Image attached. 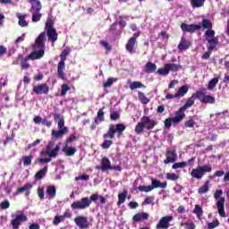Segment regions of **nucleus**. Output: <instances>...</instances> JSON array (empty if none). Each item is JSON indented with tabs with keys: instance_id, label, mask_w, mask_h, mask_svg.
I'll return each instance as SVG.
<instances>
[{
	"instance_id": "obj_1",
	"label": "nucleus",
	"mask_w": 229,
	"mask_h": 229,
	"mask_svg": "<svg viewBox=\"0 0 229 229\" xmlns=\"http://www.w3.org/2000/svg\"><path fill=\"white\" fill-rule=\"evenodd\" d=\"M124 130H126V125L123 123L111 125L107 131V133L103 135V139H105V140L101 144L102 149H110V147L114 144V140L106 139H115V133H117V139H121Z\"/></svg>"
},
{
	"instance_id": "obj_2",
	"label": "nucleus",
	"mask_w": 229,
	"mask_h": 229,
	"mask_svg": "<svg viewBox=\"0 0 229 229\" xmlns=\"http://www.w3.org/2000/svg\"><path fill=\"white\" fill-rule=\"evenodd\" d=\"M34 51L30 53L32 60H40L46 53V32H41L35 40Z\"/></svg>"
},
{
	"instance_id": "obj_3",
	"label": "nucleus",
	"mask_w": 229,
	"mask_h": 229,
	"mask_svg": "<svg viewBox=\"0 0 229 229\" xmlns=\"http://www.w3.org/2000/svg\"><path fill=\"white\" fill-rule=\"evenodd\" d=\"M98 199H99V195L98 194H92L89 198L83 197L80 200L72 202L71 208L72 210H85V208H89L92 205V201L96 202Z\"/></svg>"
},
{
	"instance_id": "obj_4",
	"label": "nucleus",
	"mask_w": 229,
	"mask_h": 229,
	"mask_svg": "<svg viewBox=\"0 0 229 229\" xmlns=\"http://www.w3.org/2000/svg\"><path fill=\"white\" fill-rule=\"evenodd\" d=\"M71 53V48L66 47L63 50V52L60 55V62L57 64V77L60 80L65 81L67 80V77H65V60H67V56H69V54Z\"/></svg>"
},
{
	"instance_id": "obj_5",
	"label": "nucleus",
	"mask_w": 229,
	"mask_h": 229,
	"mask_svg": "<svg viewBox=\"0 0 229 229\" xmlns=\"http://www.w3.org/2000/svg\"><path fill=\"white\" fill-rule=\"evenodd\" d=\"M45 31L48 40H50L52 44H55V42L58 40V32H56V29H55V21L51 18L47 20L45 24Z\"/></svg>"
},
{
	"instance_id": "obj_6",
	"label": "nucleus",
	"mask_w": 229,
	"mask_h": 229,
	"mask_svg": "<svg viewBox=\"0 0 229 229\" xmlns=\"http://www.w3.org/2000/svg\"><path fill=\"white\" fill-rule=\"evenodd\" d=\"M223 196V190H216L214 193V198L216 199V208L221 217H226V212H225V197Z\"/></svg>"
},
{
	"instance_id": "obj_7",
	"label": "nucleus",
	"mask_w": 229,
	"mask_h": 229,
	"mask_svg": "<svg viewBox=\"0 0 229 229\" xmlns=\"http://www.w3.org/2000/svg\"><path fill=\"white\" fill-rule=\"evenodd\" d=\"M205 173H212V166L208 165L198 166L197 168L192 169L191 174L192 178H195L196 180H201L203 176H205Z\"/></svg>"
},
{
	"instance_id": "obj_8",
	"label": "nucleus",
	"mask_w": 229,
	"mask_h": 229,
	"mask_svg": "<svg viewBox=\"0 0 229 229\" xmlns=\"http://www.w3.org/2000/svg\"><path fill=\"white\" fill-rule=\"evenodd\" d=\"M28 221V216L22 211H17L15 217L11 220V225L13 229H19L23 223Z\"/></svg>"
},
{
	"instance_id": "obj_9",
	"label": "nucleus",
	"mask_w": 229,
	"mask_h": 229,
	"mask_svg": "<svg viewBox=\"0 0 229 229\" xmlns=\"http://www.w3.org/2000/svg\"><path fill=\"white\" fill-rule=\"evenodd\" d=\"M197 99L204 105H214L216 97L214 95H206L203 90H197Z\"/></svg>"
},
{
	"instance_id": "obj_10",
	"label": "nucleus",
	"mask_w": 229,
	"mask_h": 229,
	"mask_svg": "<svg viewBox=\"0 0 229 229\" xmlns=\"http://www.w3.org/2000/svg\"><path fill=\"white\" fill-rule=\"evenodd\" d=\"M74 223L76 226L80 229H89L90 228V222L89 218L84 216H78L74 218Z\"/></svg>"
},
{
	"instance_id": "obj_11",
	"label": "nucleus",
	"mask_w": 229,
	"mask_h": 229,
	"mask_svg": "<svg viewBox=\"0 0 229 229\" xmlns=\"http://www.w3.org/2000/svg\"><path fill=\"white\" fill-rule=\"evenodd\" d=\"M165 159L164 160V164H174L178 160V154L176 153V149H167L165 152Z\"/></svg>"
},
{
	"instance_id": "obj_12",
	"label": "nucleus",
	"mask_w": 229,
	"mask_h": 229,
	"mask_svg": "<svg viewBox=\"0 0 229 229\" xmlns=\"http://www.w3.org/2000/svg\"><path fill=\"white\" fill-rule=\"evenodd\" d=\"M32 91L34 94H37V96H42L43 94L47 96V94H49V86L46 83L35 85L32 88Z\"/></svg>"
},
{
	"instance_id": "obj_13",
	"label": "nucleus",
	"mask_w": 229,
	"mask_h": 229,
	"mask_svg": "<svg viewBox=\"0 0 229 229\" xmlns=\"http://www.w3.org/2000/svg\"><path fill=\"white\" fill-rule=\"evenodd\" d=\"M181 30L182 33H196V31L201 30L200 24H187V23H182L181 24Z\"/></svg>"
},
{
	"instance_id": "obj_14",
	"label": "nucleus",
	"mask_w": 229,
	"mask_h": 229,
	"mask_svg": "<svg viewBox=\"0 0 229 229\" xmlns=\"http://www.w3.org/2000/svg\"><path fill=\"white\" fill-rule=\"evenodd\" d=\"M173 216H165L161 217L157 225H156L157 229H167L171 226V221H173Z\"/></svg>"
},
{
	"instance_id": "obj_15",
	"label": "nucleus",
	"mask_w": 229,
	"mask_h": 229,
	"mask_svg": "<svg viewBox=\"0 0 229 229\" xmlns=\"http://www.w3.org/2000/svg\"><path fill=\"white\" fill-rule=\"evenodd\" d=\"M141 123L145 126V130H153L157 126V120L151 119L149 116L141 117Z\"/></svg>"
},
{
	"instance_id": "obj_16",
	"label": "nucleus",
	"mask_w": 229,
	"mask_h": 229,
	"mask_svg": "<svg viewBox=\"0 0 229 229\" xmlns=\"http://www.w3.org/2000/svg\"><path fill=\"white\" fill-rule=\"evenodd\" d=\"M30 6V13H40L42 10V3L40 0H29Z\"/></svg>"
},
{
	"instance_id": "obj_17",
	"label": "nucleus",
	"mask_w": 229,
	"mask_h": 229,
	"mask_svg": "<svg viewBox=\"0 0 229 229\" xmlns=\"http://www.w3.org/2000/svg\"><path fill=\"white\" fill-rule=\"evenodd\" d=\"M65 133H69V128L64 125L62 128H58V131L53 130L52 137L53 139H62Z\"/></svg>"
},
{
	"instance_id": "obj_18",
	"label": "nucleus",
	"mask_w": 229,
	"mask_h": 229,
	"mask_svg": "<svg viewBox=\"0 0 229 229\" xmlns=\"http://www.w3.org/2000/svg\"><path fill=\"white\" fill-rule=\"evenodd\" d=\"M51 115L54 117V121L57 123V128H64L65 126V118L60 113H52Z\"/></svg>"
},
{
	"instance_id": "obj_19",
	"label": "nucleus",
	"mask_w": 229,
	"mask_h": 229,
	"mask_svg": "<svg viewBox=\"0 0 229 229\" xmlns=\"http://www.w3.org/2000/svg\"><path fill=\"white\" fill-rule=\"evenodd\" d=\"M196 99H198V91L193 93L191 97H190L187 99L186 103L181 108L184 111L187 110V108H191V106L194 105V102L196 101Z\"/></svg>"
},
{
	"instance_id": "obj_20",
	"label": "nucleus",
	"mask_w": 229,
	"mask_h": 229,
	"mask_svg": "<svg viewBox=\"0 0 229 229\" xmlns=\"http://www.w3.org/2000/svg\"><path fill=\"white\" fill-rule=\"evenodd\" d=\"M191 41L189 39H187L186 38L182 37L181 38V41L177 47L179 51H187V49H189L191 47Z\"/></svg>"
},
{
	"instance_id": "obj_21",
	"label": "nucleus",
	"mask_w": 229,
	"mask_h": 229,
	"mask_svg": "<svg viewBox=\"0 0 229 229\" xmlns=\"http://www.w3.org/2000/svg\"><path fill=\"white\" fill-rule=\"evenodd\" d=\"M172 119L174 124H178V123L185 119V111L182 107H180V109L177 112H175V116Z\"/></svg>"
},
{
	"instance_id": "obj_22",
	"label": "nucleus",
	"mask_w": 229,
	"mask_h": 229,
	"mask_svg": "<svg viewBox=\"0 0 229 229\" xmlns=\"http://www.w3.org/2000/svg\"><path fill=\"white\" fill-rule=\"evenodd\" d=\"M97 169H101V171H109L112 169V163L108 157H102L101 167L97 166Z\"/></svg>"
},
{
	"instance_id": "obj_23",
	"label": "nucleus",
	"mask_w": 229,
	"mask_h": 229,
	"mask_svg": "<svg viewBox=\"0 0 229 229\" xmlns=\"http://www.w3.org/2000/svg\"><path fill=\"white\" fill-rule=\"evenodd\" d=\"M137 44V41L135 40V38H129L126 45H125V49L128 51L130 55H133L135 53V45Z\"/></svg>"
},
{
	"instance_id": "obj_24",
	"label": "nucleus",
	"mask_w": 229,
	"mask_h": 229,
	"mask_svg": "<svg viewBox=\"0 0 229 229\" xmlns=\"http://www.w3.org/2000/svg\"><path fill=\"white\" fill-rule=\"evenodd\" d=\"M149 215L146 212L142 213H137L132 216V221L134 223H140V221H146V219H148Z\"/></svg>"
},
{
	"instance_id": "obj_25",
	"label": "nucleus",
	"mask_w": 229,
	"mask_h": 229,
	"mask_svg": "<svg viewBox=\"0 0 229 229\" xmlns=\"http://www.w3.org/2000/svg\"><path fill=\"white\" fill-rule=\"evenodd\" d=\"M150 187H153V190L154 189H165V187H167V182H162L158 180L151 179Z\"/></svg>"
},
{
	"instance_id": "obj_26",
	"label": "nucleus",
	"mask_w": 229,
	"mask_h": 229,
	"mask_svg": "<svg viewBox=\"0 0 229 229\" xmlns=\"http://www.w3.org/2000/svg\"><path fill=\"white\" fill-rule=\"evenodd\" d=\"M16 17L19 19L18 24L21 28H27L29 26V22L26 21V14L17 13Z\"/></svg>"
},
{
	"instance_id": "obj_27",
	"label": "nucleus",
	"mask_w": 229,
	"mask_h": 229,
	"mask_svg": "<svg viewBox=\"0 0 229 229\" xmlns=\"http://www.w3.org/2000/svg\"><path fill=\"white\" fill-rule=\"evenodd\" d=\"M105 107L100 108L98 113L97 116L95 118V123L96 124H100V123H103L105 121Z\"/></svg>"
},
{
	"instance_id": "obj_28",
	"label": "nucleus",
	"mask_w": 229,
	"mask_h": 229,
	"mask_svg": "<svg viewBox=\"0 0 229 229\" xmlns=\"http://www.w3.org/2000/svg\"><path fill=\"white\" fill-rule=\"evenodd\" d=\"M126 198H128V190H123V192L118 193L117 207H121L126 201Z\"/></svg>"
},
{
	"instance_id": "obj_29",
	"label": "nucleus",
	"mask_w": 229,
	"mask_h": 229,
	"mask_svg": "<svg viewBox=\"0 0 229 229\" xmlns=\"http://www.w3.org/2000/svg\"><path fill=\"white\" fill-rule=\"evenodd\" d=\"M207 41L209 44L208 51H214V49H216V46L219 44V38H207Z\"/></svg>"
},
{
	"instance_id": "obj_30",
	"label": "nucleus",
	"mask_w": 229,
	"mask_h": 229,
	"mask_svg": "<svg viewBox=\"0 0 229 229\" xmlns=\"http://www.w3.org/2000/svg\"><path fill=\"white\" fill-rule=\"evenodd\" d=\"M145 72H147L148 74H151L153 72H155V71H157V64L155 63H151V62H148L145 64V69H144Z\"/></svg>"
},
{
	"instance_id": "obj_31",
	"label": "nucleus",
	"mask_w": 229,
	"mask_h": 229,
	"mask_svg": "<svg viewBox=\"0 0 229 229\" xmlns=\"http://www.w3.org/2000/svg\"><path fill=\"white\" fill-rule=\"evenodd\" d=\"M63 151L66 155V157H73L77 149L74 147H69V145H66L63 148Z\"/></svg>"
},
{
	"instance_id": "obj_32",
	"label": "nucleus",
	"mask_w": 229,
	"mask_h": 229,
	"mask_svg": "<svg viewBox=\"0 0 229 229\" xmlns=\"http://www.w3.org/2000/svg\"><path fill=\"white\" fill-rule=\"evenodd\" d=\"M187 92H189V86L187 85L182 86L181 88H179L178 91L175 93V97L183 98V96H185Z\"/></svg>"
},
{
	"instance_id": "obj_33",
	"label": "nucleus",
	"mask_w": 229,
	"mask_h": 229,
	"mask_svg": "<svg viewBox=\"0 0 229 229\" xmlns=\"http://www.w3.org/2000/svg\"><path fill=\"white\" fill-rule=\"evenodd\" d=\"M210 191V181H206L202 187L199 188V194H207Z\"/></svg>"
},
{
	"instance_id": "obj_34",
	"label": "nucleus",
	"mask_w": 229,
	"mask_h": 229,
	"mask_svg": "<svg viewBox=\"0 0 229 229\" xmlns=\"http://www.w3.org/2000/svg\"><path fill=\"white\" fill-rule=\"evenodd\" d=\"M47 174V166H44L43 169L37 172L35 174V180L38 182V180H42L44 176Z\"/></svg>"
},
{
	"instance_id": "obj_35",
	"label": "nucleus",
	"mask_w": 229,
	"mask_h": 229,
	"mask_svg": "<svg viewBox=\"0 0 229 229\" xmlns=\"http://www.w3.org/2000/svg\"><path fill=\"white\" fill-rule=\"evenodd\" d=\"M138 99L142 105H148V103H149V98H148L146 94L142 91L138 92Z\"/></svg>"
},
{
	"instance_id": "obj_36",
	"label": "nucleus",
	"mask_w": 229,
	"mask_h": 229,
	"mask_svg": "<svg viewBox=\"0 0 229 229\" xmlns=\"http://www.w3.org/2000/svg\"><path fill=\"white\" fill-rule=\"evenodd\" d=\"M217 83H219V77H215L211 79L208 83V90H214Z\"/></svg>"
},
{
	"instance_id": "obj_37",
	"label": "nucleus",
	"mask_w": 229,
	"mask_h": 229,
	"mask_svg": "<svg viewBox=\"0 0 229 229\" xmlns=\"http://www.w3.org/2000/svg\"><path fill=\"white\" fill-rule=\"evenodd\" d=\"M58 151H60V145H56L55 148L52 151H46V154L50 158H56L58 155Z\"/></svg>"
},
{
	"instance_id": "obj_38",
	"label": "nucleus",
	"mask_w": 229,
	"mask_h": 229,
	"mask_svg": "<svg viewBox=\"0 0 229 229\" xmlns=\"http://www.w3.org/2000/svg\"><path fill=\"white\" fill-rule=\"evenodd\" d=\"M207 0H191V5L192 8H201L205 6V2Z\"/></svg>"
},
{
	"instance_id": "obj_39",
	"label": "nucleus",
	"mask_w": 229,
	"mask_h": 229,
	"mask_svg": "<svg viewBox=\"0 0 229 229\" xmlns=\"http://www.w3.org/2000/svg\"><path fill=\"white\" fill-rule=\"evenodd\" d=\"M131 90H135V89H146V85L142 84L140 81H132L130 84Z\"/></svg>"
},
{
	"instance_id": "obj_40",
	"label": "nucleus",
	"mask_w": 229,
	"mask_h": 229,
	"mask_svg": "<svg viewBox=\"0 0 229 229\" xmlns=\"http://www.w3.org/2000/svg\"><path fill=\"white\" fill-rule=\"evenodd\" d=\"M21 160L23 162L24 167H28L33 160V155L22 156Z\"/></svg>"
},
{
	"instance_id": "obj_41",
	"label": "nucleus",
	"mask_w": 229,
	"mask_h": 229,
	"mask_svg": "<svg viewBox=\"0 0 229 229\" xmlns=\"http://www.w3.org/2000/svg\"><path fill=\"white\" fill-rule=\"evenodd\" d=\"M145 128L146 127L144 126V123L140 120V122H139L134 128V131H135L136 135H140V133H142L144 131Z\"/></svg>"
},
{
	"instance_id": "obj_42",
	"label": "nucleus",
	"mask_w": 229,
	"mask_h": 229,
	"mask_svg": "<svg viewBox=\"0 0 229 229\" xmlns=\"http://www.w3.org/2000/svg\"><path fill=\"white\" fill-rule=\"evenodd\" d=\"M126 21H128V16H119L116 23L119 24L120 28L123 30V28H126Z\"/></svg>"
},
{
	"instance_id": "obj_43",
	"label": "nucleus",
	"mask_w": 229,
	"mask_h": 229,
	"mask_svg": "<svg viewBox=\"0 0 229 229\" xmlns=\"http://www.w3.org/2000/svg\"><path fill=\"white\" fill-rule=\"evenodd\" d=\"M47 193L48 194V196H50V198H55L56 196V186L55 185L47 186Z\"/></svg>"
},
{
	"instance_id": "obj_44",
	"label": "nucleus",
	"mask_w": 229,
	"mask_h": 229,
	"mask_svg": "<svg viewBox=\"0 0 229 229\" xmlns=\"http://www.w3.org/2000/svg\"><path fill=\"white\" fill-rule=\"evenodd\" d=\"M157 72L160 76H167L171 71L169 70L167 64H165V66L163 68H159Z\"/></svg>"
},
{
	"instance_id": "obj_45",
	"label": "nucleus",
	"mask_w": 229,
	"mask_h": 229,
	"mask_svg": "<svg viewBox=\"0 0 229 229\" xmlns=\"http://www.w3.org/2000/svg\"><path fill=\"white\" fill-rule=\"evenodd\" d=\"M117 81V78L109 77L106 82L103 83L104 89H110Z\"/></svg>"
},
{
	"instance_id": "obj_46",
	"label": "nucleus",
	"mask_w": 229,
	"mask_h": 229,
	"mask_svg": "<svg viewBox=\"0 0 229 229\" xmlns=\"http://www.w3.org/2000/svg\"><path fill=\"white\" fill-rule=\"evenodd\" d=\"M169 71H172V72H177V71H180L182 69V64H166Z\"/></svg>"
},
{
	"instance_id": "obj_47",
	"label": "nucleus",
	"mask_w": 229,
	"mask_h": 229,
	"mask_svg": "<svg viewBox=\"0 0 229 229\" xmlns=\"http://www.w3.org/2000/svg\"><path fill=\"white\" fill-rule=\"evenodd\" d=\"M193 214H196L198 219L201 218V216L203 215V208L199 205H195V208L193 210Z\"/></svg>"
},
{
	"instance_id": "obj_48",
	"label": "nucleus",
	"mask_w": 229,
	"mask_h": 229,
	"mask_svg": "<svg viewBox=\"0 0 229 229\" xmlns=\"http://www.w3.org/2000/svg\"><path fill=\"white\" fill-rule=\"evenodd\" d=\"M194 124H196L194 122V117L190 116L189 120L184 123V128H194Z\"/></svg>"
},
{
	"instance_id": "obj_49",
	"label": "nucleus",
	"mask_w": 229,
	"mask_h": 229,
	"mask_svg": "<svg viewBox=\"0 0 229 229\" xmlns=\"http://www.w3.org/2000/svg\"><path fill=\"white\" fill-rule=\"evenodd\" d=\"M136 189H138V191L140 192H151V191H153V187H151V185H142Z\"/></svg>"
},
{
	"instance_id": "obj_50",
	"label": "nucleus",
	"mask_w": 229,
	"mask_h": 229,
	"mask_svg": "<svg viewBox=\"0 0 229 229\" xmlns=\"http://www.w3.org/2000/svg\"><path fill=\"white\" fill-rule=\"evenodd\" d=\"M202 28L205 30H212V22L208 19L202 20Z\"/></svg>"
},
{
	"instance_id": "obj_51",
	"label": "nucleus",
	"mask_w": 229,
	"mask_h": 229,
	"mask_svg": "<svg viewBox=\"0 0 229 229\" xmlns=\"http://www.w3.org/2000/svg\"><path fill=\"white\" fill-rule=\"evenodd\" d=\"M187 167V162L174 163L172 169H183Z\"/></svg>"
},
{
	"instance_id": "obj_52",
	"label": "nucleus",
	"mask_w": 229,
	"mask_h": 229,
	"mask_svg": "<svg viewBox=\"0 0 229 229\" xmlns=\"http://www.w3.org/2000/svg\"><path fill=\"white\" fill-rule=\"evenodd\" d=\"M69 90H71V87H69V85H67V84H63L61 86V96H62V98H64V96H67V92H69Z\"/></svg>"
},
{
	"instance_id": "obj_53",
	"label": "nucleus",
	"mask_w": 229,
	"mask_h": 229,
	"mask_svg": "<svg viewBox=\"0 0 229 229\" xmlns=\"http://www.w3.org/2000/svg\"><path fill=\"white\" fill-rule=\"evenodd\" d=\"M30 189H33V185L31 183H27V184H24L23 187L18 188L17 192H19L20 194H22V192H24Z\"/></svg>"
},
{
	"instance_id": "obj_54",
	"label": "nucleus",
	"mask_w": 229,
	"mask_h": 229,
	"mask_svg": "<svg viewBox=\"0 0 229 229\" xmlns=\"http://www.w3.org/2000/svg\"><path fill=\"white\" fill-rule=\"evenodd\" d=\"M64 221H65V219L64 218L63 215L61 216H55L54 217V220H53V225L55 226H58V224L59 223H64Z\"/></svg>"
},
{
	"instance_id": "obj_55",
	"label": "nucleus",
	"mask_w": 229,
	"mask_h": 229,
	"mask_svg": "<svg viewBox=\"0 0 229 229\" xmlns=\"http://www.w3.org/2000/svg\"><path fill=\"white\" fill-rule=\"evenodd\" d=\"M179 178H180V175L176 174H171V173L166 174V180H170L171 182H176V180H178Z\"/></svg>"
},
{
	"instance_id": "obj_56",
	"label": "nucleus",
	"mask_w": 229,
	"mask_h": 229,
	"mask_svg": "<svg viewBox=\"0 0 229 229\" xmlns=\"http://www.w3.org/2000/svg\"><path fill=\"white\" fill-rule=\"evenodd\" d=\"M205 37H207V38H216V31L212 29H208L205 32Z\"/></svg>"
},
{
	"instance_id": "obj_57",
	"label": "nucleus",
	"mask_w": 229,
	"mask_h": 229,
	"mask_svg": "<svg viewBox=\"0 0 229 229\" xmlns=\"http://www.w3.org/2000/svg\"><path fill=\"white\" fill-rule=\"evenodd\" d=\"M78 136H76V132L72 133L69 136V138L66 139L65 142L66 145L69 146V144H71L72 142H74V140H77Z\"/></svg>"
},
{
	"instance_id": "obj_58",
	"label": "nucleus",
	"mask_w": 229,
	"mask_h": 229,
	"mask_svg": "<svg viewBox=\"0 0 229 229\" xmlns=\"http://www.w3.org/2000/svg\"><path fill=\"white\" fill-rule=\"evenodd\" d=\"M181 226H184L186 229H196L194 222H185L184 224H181Z\"/></svg>"
},
{
	"instance_id": "obj_59",
	"label": "nucleus",
	"mask_w": 229,
	"mask_h": 229,
	"mask_svg": "<svg viewBox=\"0 0 229 229\" xmlns=\"http://www.w3.org/2000/svg\"><path fill=\"white\" fill-rule=\"evenodd\" d=\"M120 118H121V114L117 111H113L110 114V119L112 121H119Z\"/></svg>"
},
{
	"instance_id": "obj_60",
	"label": "nucleus",
	"mask_w": 229,
	"mask_h": 229,
	"mask_svg": "<svg viewBox=\"0 0 229 229\" xmlns=\"http://www.w3.org/2000/svg\"><path fill=\"white\" fill-rule=\"evenodd\" d=\"M219 225H220L219 220L216 219L213 222L208 224V229L217 228Z\"/></svg>"
},
{
	"instance_id": "obj_61",
	"label": "nucleus",
	"mask_w": 229,
	"mask_h": 229,
	"mask_svg": "<svg viewBox=\"0 0 229 229\" xmlns=\"http://www.w3.org/2000/svg\"><path fill=\"white\" fill-rule=\"evenodd\" d=\"M221 176H225V171L218 170V171L215 172L213 175L209 176V178H211V179L221 178Z\"/></svg>"
},
{
	"instance_id": "obj_62",
	"label": "nucleus",
	"mask_w": 229,
	"mask_h": 229,
	"mask_svg": "<svg viewBox=\"0 0 229 229\" xmlns=\"http://www.w3.org/2000/svg\"><path fill=\"white\" fill-rule=\"evenodd\" d=\"M42 19V13H34L32 14V22H38Z\"/></svg>"
},
{
	"instance_id": "obj_63",
	"label": "nucleus",
	"mask_w": 229,
	"mask_h": 229,
	"mask_svg": "<svg viewBox=\"0 0 229 229\" xmlns=\"http://www.w3.org/2000/svg\"><path fill=\"white\" fill-rule=\"evenodd\" d=\"M153 201H155V197L148 196L144 199L142 205H152Z\"/></svg>"
},
{
	"instance_id": "obj_64",
	"label": "nucleus",
	"mask_w": 229,
	"mask_h": 229,
	"mask_svg": "<svg viewBox=\"0 0 229 229\" xmlns=\"http://www.w3.org/2000/svg\"><path fill=\"white\" fill-rule=\"evenodd\" d=\"M109 32L113 33V35L117 34V23H116V21L110 25Z\"/></svg>"
}]
</instances>
